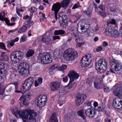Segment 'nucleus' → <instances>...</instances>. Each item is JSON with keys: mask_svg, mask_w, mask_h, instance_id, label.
Segmentation results:
<instances>
[{"mask_svg": "<svg viewBox=\"0 0 122 122\" xmlns=\"http://www.w3.org/2000/svg\"><path fill=\"white\" fill-rule=\"evenodd\" d=\"M70 78V81L68 84L66 86L67 88V90L70 91V92L74 89L76 86V83H74L71 84L70 83L75 80L78 78L79 75L73 70L70 71L67 75Z\"/></svg>", "mask_w": 122, "mask_h": 122, "instance_id": "f257e3e1", "label": "nucleus"}, {"mask_svg": "<svg viewBox=\"0 0 122 122\" xmlns=\"http://www.w3.org/2000/svg\"><path fill=\"white\" fill-rule=\"evenodd\" d=\"M107 67V63L106 60L101 58L96 62L95 68L100 73L104 72Z\"/></svg>", "mask_w": 122, "mask_h": 122, "instance_id": "f03ea898", "label": "nucleus"}, {"mask_svg": "<svg viewBox=\"0 0 122 122\" xmlns=\"http://www.w3.org/2000/svg\"><path fill=\"white\" fill-rule=\"evenodd\" d=\"M63 56L64 58L67 61H72L77 57V53L72 48H69L64 51Z\"/></svg>", "mask_w": 122, "mask_h": 122, "instance_id": "7ed1b4c3", "label": "nucleus"}, {"mask_svg": "<svg viewBox=\"0 0 122 122\" xmlns=\"http://www.w3.org/2000/svg\"><path fill=\"white\" fill-rule=\"evenodd\" d=\"M19 72L20 74L24 77H27L29 73V66L26 62L21 63L19 66Z\"/></svg>", "mask_w": 122, "mask_h": 122, "instance_id": "20e7f679", "label": "nucleus"}, {"mask_svg": "<svg viewBox=\"0 0 122 122\" xmlns=\"http://www.w3.org/2000/svg\"><path fill=\"white\" fill-rule=\"evenodd\" d=\"M38 59L45 64H47L51 63L52 60L51 56L49 53H39Z\"/></svg>", "mask_w": 122, "mask_h": 122, "instance_id": "39448f33", "label": "nucleus"}, {"mask_svg": "<svg viewBox=\"0 0 122 122\" xmlns=\"http://www.w3.org/2000/svg\"><path fill=\"white\" fill-rule=\"evenodd\" d=\"M47 97L46 96L42 94L37 96L35 98V102L38 106L42 107L46 103Z\"/></svg>", "mask_w": 122, "mask_h": 122, "instance_id": "423d86ee", "label": "nucleus"}, {"mask_svg": "<svg viewBox=\"0 0 122 122\" xmlns=\"http://www.w3.org/2000/svg\"><path fill=\"white\" fill-rule=\"evenodd\" d=\"M23 57L22 52L19 51L13 52L10 56V59L14 63H17L21 60Z\"/></svg>", "mask_w": 122, "mask_h": 122, "instance_id": "0eeeda50", "label": "nucleus"}, {"mask_svg": "<svg viewBox=\"0 0 122 122\" xmlns=\"http://www.w3.org/2000/svg\"><path fill=\"white\" fill-rule=\"evenodd\" d=\"M27 117L24 118V122H36L37 113L33 110L29 109Z\"/></svg>", "mask_w": 122, "mask_h": 122, "instance_id": "6e6552de", "label": "nucleus"}, {"mask_svg": "<svg viewBox=\"0 0 122 122\" xmlns=\"http://www.w3.org/2000/svg\"><path fill=\"white\" fill-rule=\"evenodd\" d=\"M34 78L30 77L26 79L22 83V87L25 91L27 92L30 88L34 80Z\"/></svg>", "mask_w": 122, "mask_h": 122, "instance_id": "1a4fd4ad", "label": "nucleus"}, {"mask_svg": "<svg viewBox=\"0 0 122 122\" xmlns=\"http://www.w3.org/2000/svg\"><path fill=\"white\" fill-rule=\"evenodd\" d=\"M105 33L107 35L114 38L119 37L120 34L118 30L112 27L107 28Z\"/></svg>", "mask_w": 122, "mask_h": 122, "instance_id": "9d476101", "label": "nucleus"}, {"mask_svg": "<svg viewBox=\"0 0 122 122\" xmlns=\"http://www.w3.org/2000/svg\"><path fill=\"white\" fill-rule=\"evenodd\" d=\"M17 108H15V110L12 111V112L16 117L19 118L21 117L24 122V118H26L29 109H26L24 111H18L16 110Z\"/></svg>", "mask_w": 122, "mask_h": 122, "instance_id": "9b49d317", "label": "nucleus"}, {"mask_svg": "<svg viewBox=\"0 0 122 122\" xmlns=\"http://www.w3.org/2000/svg\"><path fill=\"white\" fill-rule=\"evenodd\" d=\"M92 61L91 55L89 54L85 55L82 58L81 64L82 66L86 67L91 63Z\"/></svg>", "mask_w": 122, "mask_h": 122, "instance_id": "f8f14e48", "label": "nucleus"}, {"mask_svg": "<svg viewBox=\"0 0 122 122\" xmlns=\"http://www.w3.org/2000/svg\"><path fill=\"white\" fill-rule=\"evenodd\" d=\"M110 64L112 69L116 71H121L122 69V64L119 61L113 59L110 61Z\"/></svg>", "mask_w": 122, "mask_h": 122, "instance_id": "ddd939ff", "label": "nucleus"}, {"mask_svg": "<svg viewBox=\"0 0 122 122\" xmlns=\"http://www.w3.org/2000/svg\"><path fill=\"white\" fill-rule=\"evenodd\" d=\"M78 25V28L80 30L79 32L81 33H83L86 32L89 26V23L81 21L79 22Z\"/></svg>", "mask_w": 122, "mask_h": 122, "instance_id": "4468645a", "label": "nucleus"}, {"mask_svg": "<svg viewBox=\"0 0 122 122\" xmlns=\"http://www.w3.org/2000/svg\"><path fill=\"white\" fill-rule=\"evenodd\" d=\"M115 89L113 91L114 95L116 96H122V84L119 83H117L114 86Z\"/></svg>", "mask_w": 122, "mask_h": 122, "instance_id": "2eb2a0df", "label": "nucleus"}, {"mask_svg": "<svg viewBox=\"0 0 122 122\" xmlns=\"http://www.w3.org/2000/svg\"><path fill=\"white\" fill-rule=\"evenodd\" d=\"M58 15L59 22L61 26L66 27L67 25L66 21H65L67 16L65 15L64 12L60 13Z\"/></svg>", "mask_w": 122, "mask_h": 122, "instance_id": "dca6fc26", "label": "nucleus"}, {"mask_svg": "<svg viewBox=\"0 0 122 122\" xmlns=\"http://www.w3.org/2000/svg\"><path fill=\"white\" fill-rule=\"evenodd\" d=\"M113 106L115 108L120 109L122 108V98H116L113 102Z\"/></svg>", "mask_w": 122, "mask_h": 122, "instance_id": "f3484780", "label": "nucleus"}, {"mask_svg": "<svg viewBox=\"0 0 122 122\" xmlns=\"http://www.w3.org/2000/svg\"><path fill=\"white\" fill-rule=\"evenodd\" d=\"M86 95L85 94H80L77 95L76 99V105L77 106L80 105L86 98Z\"/></svg>", "mask_w": 122, "mask_h": 122, "instance_id": "a211bd4d", "label": "nucleus"}, {"mask_svg": "<svg viewBox=\"0 0 122 122\" xmlns=\"http://www.w3.org/2000/svg\"><path fill=\"white\" fill-rule=\"evenodd\" d=\"M61 6L60 3L58 2L54 4L52 6L51 10L54 12L55 17L56 20L58 19L57 14L61 7Z\"/></svg>", "mask_w": 122, "mask_h": 122, "instance_id": "6ab92c4d", "label": "nucleus"}, {"mask_svg": "<svg viewBox=\"0 0 122 122\" xmlns=\"http://www.w3.org/2000/svg\"><path fill=\"white\" fill-rule=\"evenodd\" d=\"M85 113L87 116L91 118L95 117L96 115L95 111L91 108H89L86 110L85 111Z\"/></svg>", "mask_w": 122, "mask_h": 122, "instance_id": "aec40b11", "label": "nucleus"}, {"mask_svg": "<svg viewBox=\"0 0 122 122\" xmlns=\"http://www.w3.org/2000/svg\"><path fill=\"white\" fill-rule=\"evenodd\" d=\"M60 83L58 81H53L51 83L50 86L52 91H55L57 90L60 86Z\"/></svg>", "mask_w": 122, "mask_h": 122, "instance_id": "412c9836", "label": "nucleus"}, {"mask_svg": "<svg viewBox=\"0 0 122 122\" xmlns=\"http://www.w3.org/2000/svg\"><path fill=\"white\" fill-rule=\"evenodd\" d=\"M58 94L61 97H63L65 94L70 92V91L67 90V88L65 86L63 88H61L59 89L58 92Z\"/></svg>", "mask_w": 122, "mask_h": 122, "instance_id": "4be33fe9", "label": "nucleus"}, {"mask_svg": "<svg viewBox=\"0 0 122 122\" xmlns=\"http://www.w3.org/2000/svg\"><path fill=\"white\" fill-rule=\"evenodd\" d=\"M41 41H43V42L45 43L46 44H51V42L49 37L45 35L43 36L42 38Z\"/></svg>", "mask_w": 122, "mask_h": 122, "instance_id": "5701e85b", "label": "nucleus"}, {"mask_svg": "<svg viewBox=\"0 0 122 122\" xmlns=\"http://www.w3.org/2000/svg\"><path fill=\"white\" fill-rule=\"evenodd\" d=\"M70 1V0H63L59 3L61 7L65 9L68 6Z\"/></svg>", "mask_w": 122, "mask_h": 122, "instance_id": "b1692460", "label": "nucleus"}, {"mask_svg": "<svg viewBox=\"0 0 122 122\" xmlns=\"http://www.w3.org/2000/svg\"><path fill=\"white\" fill-rule=\"evenodd\" d=\"M16 86L12 85L8 86L7 87L6 91L10 94H12L15 92V90H14V88H16Z\"/></svg>", "mask_w": 122, "mask_h": 122, "instance_id": "393cba45", "label": "nucleus"}, {"mask_svg": "<svg viewBox=\"0 0 122 122\" xmlns=\"http://www.w3.org/2000/svg\"><path fill=\"white\" fill-rule=\"evenodd\" d=\"M95 87L96 89H99L102 87L103 85L102 82L100 81H95L94 83Z\"/></svg>", "mask_w": 122, "mask_h": 122, "instance_id": "a878e982", "label": "nucleus"}, {"mask_svg": "<svg viewBox=\"0 0 122 122\" xmlns=\"http://www.w3.org/2000/svg\"><path fill=\"white\" fill-rule=\"evenodd\" d=\"M49 122H58L56 115L55 113H53L50 117Z\"/></svg>", "mask_w": 122, "mask_h": 122, "instance_id": "bb28decb", "label": "nucleus"}, {"mask_svg": "<svg viewBox=\"0 0 122 122\" xmlns=\"http://www.w3.org/2000/svg\"><path fill=\"white\" fill-rule=\"evenodd\" d=\"M4 89L3 86L1 84H0V99H2L4 97Z\"/></svg>", "mask_w": 122, "mask_h": 122, "instance_id": "cd10ccee", "label": "nucleus"}, {"mask_svg": "<svg viewBox=\"0 0 122 122\" xmlns=\"http://www.w3.org/2000/svg\"><path fill=\"white\" fill-rule=\"evenodd\" d=\"M34 53V51L32 49L28 50L26 54V56L27 57H29L32 56Z\"/></svg>", "mask_w": 122, "mask_h": 122, "instance_id": "c85d7f7f", "label": "nucleus"}, {"mask_svg": "<svg viewBox=\"0 0 122 122\" xmlns=\"http://www.w3.org/2000/svg\"><path fill=\"white\" fill-rule=\"evenodd\" d=\"M42 79L41 78H39L37 81L35 80L34 82L35 86L36 87L39 85H40L42 82Z\"/></svg>", "mask_w": 122, "mask_h": 122, "instance_id": "c756f323", "label": "nucleus"}, {"mask_svg": "<svg viewBox=\"0 0 122 122\" xmlns=\"http://www.w3.org/2000/svg\"><path fill=\"white\" fill-rule=\"evenodd\" d=\"M65 97H60L59 98V104L60 106H61L65 103Z\"/></svg>", "mask_w": 122, "mask_h": 122, "instance_id": "7c9ffc66", "label": "nucleus"}, {"mask_svg": "<svg viewBox=\"0 0 122 122\" xmlns=\"http://www.w3.org/2000/svg\"><path fill=\"white\" fill-rule=\"evenodd\" d=\"M84 112L83 110H80L77 112V113L78 115L80 116L83 120H85L86 119V117L84 115Z\"/></svg>", "mask_w": 122, "mask_h": 122, "instance_id": "2f4dec72", "label": "nucleus"}, {"mask_svg": "<svg viewBox=\"0 0 122 122\" xmlns=\"http://www.w3.org/2000/svg\"><path fill=\"white\" fill-rule=\"evenodd\" d=\"M93 8L91 7V5L88 7L87 11H86V15L89 16H91Z\"/></svg>", "mask_w": 122, "mask_h": 122, "instance_id": "473e14b6", "label": "nucleus"}, {"mask_svg": "<svg viewBox=\"0 0 122 122\" xmlns=\"http://www.w3.org/2000/svg\"><path fill=\"white\" fill-rule=\"evenodd\" d=\"M97 110L100 112H106L105 107L103 105L99 106L97 109Z\"/></svg>", "mask_w": 122, "mask_h": 122, "instance_id": "72a5a7b5", "label": "nucleus"}, {"mask_svg": "<svg viewBox=\"0 0 122 122\" xmlns=\"http://www.w3.org/2000/svg\"><path fill=\"white\" fill-rule=\"evenodd\" d=\"M27 29V27L26 26H25V25H23L18 30V33L24 32H25Z\"/></svg>", "mask_w": 122, "mask_h": 122, "instance_id": "f704fd0d", "label": "nucleus"}, {"mask_svg": "<svg viewBox=\"0 0 122 122\" xmlns=\"http://www.w3.org/2000/svg\"><path fill=\"white\" fill-rule=\"evenodd\" d=\"M65 33V31L62 30H55L54 32L55 35H59L63 34Z\"/></svg>", "mask_w": 122, "mask_h": 122, "instance_id": "c9c22d12", "label": "nucleus"}, {"mask_svg": "<svg viewBox=\"0 0 122 122\" xmlns=\"http://www.w3.org/2000/svg\"><path fill=\"white\" fill-rule=\"evenodd\" d=\"M97 14L103 18L106 17L107 15V13L106 12L101 11H98Z\"/></svg>", "mask_w": 122, "mask_h": 122, "instance_id": "e433bc0d", "label": "nucleus"}, {"mask_svg": "<svg viewBox=\"0 0 122 122\" xmlns=\"http://www.w3.org/2000/svg\"><path fill=\"white\" fill-rule=\"evenodd\" d=\"M64 119L66 122H71V118L69 116V114H67L65 115L64 116Z\"/></svg>", "mask_w": 122, "mask_h": 122, "instance_id": "4c0bfd02", "label": "nucleus"}, {"mask_svg": "<svg viewBox=\"0 0 122 122\" xmlns=\"http://www.w3.org/2000/svg\"><path fill=\"white\" fill-rule=\"evenodd\" d=\"M60 54L58 49H56L54 52V56L55 58H57L59 56Z\"/></svg>", "mask_w": 122, "mask_h": 122, "instance_id": "58836bf2", "label": "nucleus"}, {"mask_svg": "<svg viewBox=\"0 0 122 122\" xmlns=\"http://www.w3.org/2000/svg\"><path fill=\"white\" fill-rule=\"evenodd\" d=\"M19 100H21L23 102L24 104L25 105H27L28 104V103L27 102V100L26 99L25 97L21 96Z\"/></svg>", "mask_w": 122, "mask_h": 122, "instance_id": "ea45409f", "label": "nucleus"}, {"mask_svg": "<svg viewBox=\"0 0 122 122\" xmlns=\"http://www.w3.org/2000/svg\"><path fill=\"white\" fill-rule=\"evenodd\" d=\"M93 78L92 77L87 78L86 80V83L91 85L92 84V82L93 81Z\"/></svg>", "mask_w": 122, "mask_h": 122, "instance_id": "a19ab883", "label": "nucleus"}, {"mask_svg": "<svg viewBox=\"0 0 122 122\" xmlns=\"http://www.w3.org/2000/svg\"><path fill=\"white\" fill-rule=\"evenodd\" d=\"M67 68L66 65H62L61 66H60L58 68V69L59 70L63 71L64 70H65Z\"/></svg>", "mask_w": 122, "mask_h": 122, "instance_id": "79ce46f5", "label": "nucleus"}, {"mask_svg": "<svg viewBox=\"0 0 122 122\" xmlns=\"http://www.w3.org/2000/svg\"><path fill=\"white\" fill-rule=\"evenodd\" d=\"M15 43L13 40H11L10 41H8L7 42V44L8 47H10L14 45V43Z\"/></svg>", "mask_w": 122, "mask_h": 122, "instance_id": "37998d69", "label": "nucleus"}, {"mask_svg": "<svg viewBox=\"0 0 122 122\" xmlns=\"http://www.w3.org/2000/svg\"><path fill=\"white\" fill-rule=\"evenodd\" d=\"M20 91L15 90V91L16 93H21L23 94H24L27 92V91H25V90H24V89H23V88H22V86L20 87Z\"/></svg>", "mask_w": 122, "mask_h": 122, "instance_id": "c03bdc74", "label": "nucleus"}, {"mask_svg": "<svg viewBox=\"0 0 122 122\" xmlns=\"http://www.w3.org/2000/svg\"><path fill=\"white\" fill-rule=\"evenodd\" d=\"M75 30H76L75 29L74 27L71 26L69 27L68 31L69 32L71 33Z\"/></svg>", "mask_w": 122, "mask_h": 122, "instance_id": "a18cd8bd", "label": "nucleus"}, {"mask_svg": "<svg viewBox=\"0 0 122 122\" xmlns=\"http://www.w3.org/2000/svg\"><path fill=\"white\" fill-rule=\"evenodd\" d=\"M2 18L0 19L1 20L3 21H5L6 24L8 25L10 23V21L7 18L4 19L2 17Z\"/></svg>", "mask_w": 122, "mask_h": 122, "instance_id": "49530a36", "label": "nucleus"}, {"mask_svg": "<svg viewBox=\"0 0 122 122\" xmlns=\"http://www.w3.org/2000/svg\"><path fill=\"white\" fill-rule=\"evenodd\" d=\"M1 59L3 61H7L8 60L9 58L7 55H4L2 56Z\"/></svg>", "mask_w": 122, "mask_h": 122, "instance_id": "de8ad7c7", "label": "nucleus"}, {"mask_svg": "<svg viewBox=\"0 0 122 122\" xmlns=\"http://www.w3.org/2000/svg\"><path fill=\"white\" fill-rule=\"evenodd\" d=\"M29 10L31 12H34L36 11V9L35 7H32L29 9Z\"/></svg>", "mask_w": 122, "mask_h": 122, "instance_id": "09e8293b", "label": "nucleus"}, {"mask_svg": "<svg viewBox=\"0 0 122 122\" xmlns=\"http://www.w3.org/2000/svg\"><path fill=\"white\" fill-rule=\"evenodd\" d=\"M76 30L74 31H73V32L71 33L75 38L78 37L79 36L78 35L77 33Z\"/></svg>", "mask_w": 122, "mask_h": 122, "instance_id": "8fccbe9b", "label": "nucleus"}, {"mask_svg": "<svg viewBox=\"0 0 122 122\" xmlns=\"http://www.w3.org/2000/svg\"><path fill=\"white\" fill-rule=\"evenodd\" d=\"M98 7L102 10L104 11L105 10V6L103 4L99 5Z\"/></svg>", "mask_w": 122, "mask_h": 122, "instance_id": "3c124183", "label": "nucleus"}, {"mask_svg": "<svg viewBox=\"0 0 122 122\" xmlns=\"http://www.w3.org/2000/svg\"><path fill=\"white\" fill-rule=\"evenodd\" d=\"M80 6L79 3H78L75 4L72 7V9H75L76 8L79 7Z\"/></svg>", "mask_w": 122, "mask_h": 122, "instance_id": "603ef678", "label": "nucleus"}, {"mask_svg": "<svg viewBox=\"0 0 122 122\" xmlns=\"http://www.w3.org/2000/svg\"><path fill=\"white\" fill-rule=\"evenodd\" d=\"M5 67H3V68H1L0 69V75H1V76H2V74L4 73L5 72V70L4 69Z\"/></svg>", "mask_w": 122, "mask_h": 122, "instance_id": "864d4df0", "label": "nucleus"}, {"mask_svg": "<svg viewBox=\"0 0 122 122\" xmlns=\"http://www.w3.org/2000/svg\"><path fill=\"white\" fill-rule=\"evenodd\" d=\"M6 64L4 62H0V69L1 68H3V67H5Z\"/></svg>", "mask_w": 122, "mask_h": 122, "instance_id": "5fc2aeb1", "label": "nucleus"}, {"mask_svg": "<svg viewBox=\"0 0 122 122\" xmlns=\"http://www.w3.org/2000/svg\"><path fill=\"white\" fill-rule=\"evenodd\" d=\"M104 90L106 92H108L110 91V89L108 87L105 86L104 87Z\"/></svg>", "mask_w": 122, "mask_h": 122, "instance_id": "6e6d98bb", "label": "nucleus"}, {"mask_svg": "<svg viewBox=\"0 0 122 122\" xmlns=\"http://www.w3.org/2000/svg\"><path fill=\"white\" fill-rule=\"evenodd\" d=\"M31 23L30 21H26L24 24V25L25 26H27L28 27H29L30 26Z\"/></svg>", "mask_w": 122, "mask_h": 122, "instance_id": "4d7b16f0", "label": "nucleus"}, {"mask_svg": "<svg viewBox=\"0 0 122 122\" xmlns=\"http://www.w3.org/2000/svg\"><path fill=\"white\" fill-rule=\"evenodd\" d=\"M103 49V47L102 46H100L98 47L96 49V50L97 52H99L101 51Z\"/></svg>", "mask_w": 122, "mask_h": 122, "instance_id": "13d9d810", "label": "nucleus"}, {"mask_svg": "<svg viewBox=\"0 0 122 122\" xmlns=\"http://www.w3.org/2000/svg\"><path fill=\"white\" fill-rule=\"evenodd\" d=\"M26 41L25 36H22L21 38L20 41L21 42H24Z\"/></svg>", "mask_w": 122, "mask_h": 122, "instance_id": "bf43d9fd", "label": "nucleus"}, {"mask_svg": "<svg viewBox=\"0 0 122 122\" xmlns=\"http://www.w3.org/2000/svg\"><path fill=\"white\" fill-rule=\"evenodd\" d=\"M69 79V77L67 76L63 77L62 79L63 81L65 83L66 82L68 81Z\"/></svg>", "mask_w": 122, "mask_h": 122, "instance_id": "052dcab7", "label": "nucleus"}, {"mask_svg": "<svg viewBox=\"0 0 122 122\" xmlns=\"http://www.w3.org/2000/svg\"><path fill=\"white\" fill-rule=\"evenodd\" d=\"M76 39L75 40V41L76 43H78L81 42L82 41L81 39L80 38L79 36L78 37L75 38Z\"/></svg>", "mask_w": 122, "mask_h": 122, "instance_id": "680f3d73", "label": "nucleus"}, {"mask_svg": "<svg viewBox=\"0 0 122 122\" xmlns=\"http://www.w3.org/2000/svg\"><path fill=\"white\" fill-rule=\"evenodd\" d=\"M114 73V72L113 70L110 69L109 71H108L106 73V75H110L111 73Z\"/></svg>", "mask_w": 122, "mask_h": 122, "instance_id": "e2e57ef3", "label": "nucleus"}, {"mask_svg": "<svg viewBox=\"0 0 122 122\" xmlns=\"http://www.w3.org/2000/svg\"><path fill=\"white\" fill-rule=\"evenodd\" d=\"M58 66L57 65L55 64L51 66L50 67V68L51 69L54 70Z\"/></svg>", "mask_w": 122, "mask_h": 122, "instance_id": "0e129e2a", "label": "nucleus"}, {"mask_svg": "<svg viewBox=\"0 0 122 122\" xmlns=\"http://www.w3.org/2000/svg\"><path fill=\"white\" fill-rule=\"evenodd\" d=\"M5 16V12L4 11H3V15H1V13H0V20H1V19L2 18V17L4 19H5V18L4 17Z\"/></svg>", "mask_w": 122, "mask_h": 122, "instance_id": "69168bd1", "label": "nucleus"}, {"mask_svg": "<svg viewBox=\"0 0 122 122\" xmlns=\"http://www.w3.org/2000/svg\"><path fill=\"white\" fill-rule=\"evenodd\" d=\"M0 47L1 49H5V46L4 43H0Z\"/></svg>", "mask_w": 122, "mask_h": 122, "instance_id": "338daca9", "label": "nucleus"}, {"mask_svg": "<svg viewBox=\"0 0 122 122\" xmlns=\"http://www.w3.org/2000/svg\"><path fill=\"white\" fill-rule=\"evenodd\" d=\"M93 102V101H91L90 102L87 101L85 103V104L87 106H91V103L92 102Z\"/></svg>", "mask_w": 122, "mask_h": 122, "instance_id": "774afa93", "label": "nucleus"}]
</instances>
